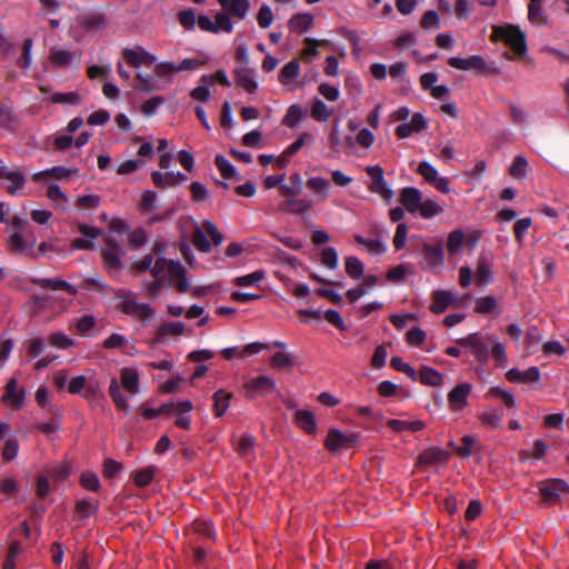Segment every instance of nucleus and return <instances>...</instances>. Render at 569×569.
<instances>
[{
  "label": "nucleus",
  "instance_id": "obj_22",
  "mask_svg": "<svg viewBox=\"0 0 569 569\" xmlns=\"http://www.w3.org/2000/svg\"><path fill=\"white\" fill-rule=\"evenodd\" d=\"M79 232L88 239L78 238L72 241L73 249L78 250L91 249L93 247L91 239H96L102 234L98 228L88 224H80Z\"/></svg>",
  "mask_w": 569,
  "mask_h": 569
},
{
  "label": "nucleus",
  "instance_id": "obj_1",
  "mask_svg": "<svg viewBox=\"0 0 569 569\" xmlns=\"http://www.w3.org/2000/svg\"><path fill=\"white\" fill-rule=\"evenodd\" d=\"M183 267L173 260L158 258L152 268V276L157 279H166L170 284H174L179 292H186L189 282L184 277Z\"/></svg>",
  "mask_w": 569,
  "mask_h": 569
},
{
  "label": "nucleus",
  "instance_id": "obj_41",
  "mask_svg": "<svg viewBox=\"0 0 569 569\" xmlns=\"http://www.w3.org/2000/svg\"><path fill=\"white\" fill-rule=\"evenodd\" d=\"M109 393L114 406L120 410H128V402L121 393V387L119 381L113 378L110 381Z\"/></svg>",
  "mask_w": 569,
  "mask_h": 569
},
{
  "label": "nucleus",
  "instance_id": "obj_27",
  "mask_svg": "<svg viewBox=\"0 0 569 569\" xmlns=\"http://www.w3.org/2000/svg\"><path fill=\"white\" fill-rule=\"evenodd\" d=\"M184 332V325L180 321L162 323L156 333L154 341L161 342L168 336H181Z\"/></svg>",
  "mask_w": 569,
  "mask_h": 569
},
{
  "label": "nucleus",
  "instance_id": "obj_52",
  "mask_svg": "<svg viewBox=\"0 0 569 569\" xmlns=\"http://www.w3.org/2000/svg\"><path fill=\"white\" fill-rule=\"evenodd\" d=\"M497 309V300L491 297H482L476 300V311L479 313H491Z\"/></svg>",
  "mask_w": 569,
  "mask_h": 569
},
{
  "label": "nucleus",
  "instance_id": "obj_49",
  "mask_svg": "<svg viewBox=\"0 0 569 569\" xmlns=\"http://www.w3.org/2000/svg\"><path fill=\"white\" fill-rule=\"evenodd\" d=\"M80 485L90 491L98 492L100 489V480L97 473L92 471H86L80 477Z\"/></svg>",
  "mask_w": 569,
  "mask_h": 569
},
{
  "label": "nucleus",
  "instance_id": "obj_28",
  "mask_svg": "<svg viewBox=\"0 0 569 569\" xmlns=\"http://www.w3.org/2000/svg\"><path fill=\"white\" fill-rule=\"evenodd\" d=\"M121 383L123 388L131 395L139 391V375L137 370L131 368H123L121 370Z\"/></svg>",
  "mask_w": 569,
  "mask_h": 569
},
{
  "label": "nucleus",
  "instance_id": "obj_8",
  "mask_svg": "<svg viewBox=\"0 0 569 569\" xmlns=\"http://www.w3.org/2000/svg\"><path fill=\"white\" fill-rule=\"evenodd\" d=\"M457 342L465 348H469L477 361L481 363L487 362L489 358V348L479 332L470 333L467 337L460 338Z\"/></svg>",
  "mask_w": 569,
  "mask_h": 569
},
{
  "label": "nucleus",
  "instance_id": "obj_24",
  "mask_svg": "<svg viewBox=\"0 0 569 569\" xmlns=\"http://www.w3.org/2000/svg\"><path fill=\"white\" fill-rule=\"evenodd\" d=\"M540 378V370L538 367H530L527 370L519 369H510L507 372V379L510 382L525 383V382H536Z\"/></svg>",
  "mask_w": 569,
  "mask_h": 569
},
{
  "label": "nucleus",
  "instance_id": "obj_60",
  "mask_svg": "<svg viewBox=\"0 0 569 569\" xmlns=\"http://www.w3.org/2000/svg\"><path fill=\"white\" fill-rule=\"evenodd\" d=\"M488 395L493 398H498V399L502 400L505 406L508 408H511L515 406V398H513L512 393H510L509 391H507L500 387H492L489 390Z\"/></svg>",
  "mask_w": 569,
  "mask_h": 569
},
{
  "label": "nucleus",
  "instance_id": "obj_38",
  "mask_svg": "<svg viewBox=\"0 0 569 569\" xmlns=\"http://www.w3.org/2000/svg\"><path fill=\"white\" fill-rule=\"evenodd\" d=\"M387 426L397 432H401L403 430L419 431L425 428V423L420 420L416 421H402L397 419H391L387 422Z\"/></svg>",
  "mask_w": 569,
  "mask_h": 569
},
{
  "label": "nucleus",
  "instance_id": "obj_31",
  "mask_svg": "<svg viewBox=\"0 0 569 569\" xmlns=\"http://www.w3.org/2000/svg\"><path fill=\"white\" fill-rule=\"evenodd\" d=\"M295 421L298 427L308 433H315L317 425L312 412L308 410H298L295 413Z\"/></svg>",
  "mask_w": 569,
  "mask_h": 569
},
{
  "label": "nucleus",
  "instance_id": "obj_63",
  "mask_svg": "<svg viewBox=\"0 0 569 569\" xmlns=\"http://www.w3.org/2000/svg\"><path fill=\"white\" fill-rule=\"evenodd\" d=\"M153 476H154V468L147 467V468L136 472L134 482L137 486L143 488L152 481Z\"/></svg>",
  "mask_w": 569,
  "mask_h": 569
},
{
  "label": "nucleus",
  "instance_id": "obj_14",
  "mask_svg": "<svg viewBox=\"0 0 569 569\" xmlns=\"http://www.w3.org/2000/svg\"><path fill=\"white\" fill-rule=\"evenodd\" d=\"M247 49L240 47L237 51V67L233 70L234 81L238 86L249 90V68L247 66Z\"/></svg>",
  "mask_w": 569,
  "mask_h": 569
},
{
  "label": "nucleus",
  "instance_id": "obj_17",
  "mask_svg": "<svg viewBox=\"0 0 569 569\" xmlns=\"http://www.w3.org/2000/svg\"><path fill=\"white\" fill-rule=\"evenodd\" d=\"M457 295L447 290H435L430 310L433 313H442L449 306L457 302Z\"/></svg>",
  "mask_w": 569,
  "mask_h": 569
},
{
  "label": "nucleus",
  "instance_id": "obj_26",
  "mask_svg": "<svg viewBox=\"0 0 569 569\" xmlns=\"http://www.w3.org/2000/svg\"><path fill=\"white\" fill-rule=\"evenodd\" d=\"M476 281L478 284H486L492 281V264L491 261L485 256H481L478 259Z\"/></svg>",
  "mask_w": 569,
  "mask_h": 569
},
{
  "label": "nucleus",
  "instance_id": "obj_13",
  "mask_svg": "<svg viewBox=\"0 0 569 569\" xmlns=\"http://www.w3.org/2000/svg\"><path fill=\"white\" fill-rule=\"evenodd\" d=\"M471 385L462 382L456 386L448 395L449 407L452 411H459L468 405Z\"/></svg>",
  "mask_w": 569,
  "mask_h": 569
},
{
  "label": "nucleus",
  "instance_id": "obj_5",
  "mask_svg": "<svg viewBox=\"0 0 569 569\" xmlns=\"http://www.w3.org/2000/svg\"><path fill=\"white\" fill-rule=\"evenodd\" d=\"M366 172L371 178L369 190L380 196L385 201L390 202L395 193L385 180L383 169L380 166H371L366 168Z\"/></svg>",
  "mask_w": 569,
  "mask_h": 569
},
{
  "label": "nucleus",
  "instance_id": "obj_36",
  "mask_svg": "<svg viewBox=\"0 0 569 569\" xmlns=\"http://www.w3.org/2000/svg\"><path fill=\"white\" fill-rule=\"evenodd\" d=\"M214 164L224 179L240 180V176L238 174L236 168L223 156L217 154L214 158Z\"/></svg>",
  "mask_w": 569,
  "mask_h": 569
},
{
  "label": "nucleus",
  "instance_id": "obj_57",
  "mask_svg": "<svg viewBox=\"0 0 569 569\" xmlns=\"http://www.w3.org/2000/svg\"><path fill=\"white\" fill-rule=\"evenodd\" d=\"M193 530L208 539L214 540L216 533L211 521L209 520H197L193 522Z\"/></svg>",
  "mask_w": 569,
  "mask_h": 569
},
{
  "label": "nucleus",
  "instance_id": "obj_10",
  "mask_svg": "<svg viewBox=\"0 0 569 569\" xmlns=\"http://www.w3.org/2000/svg\"><path fill=\"white\" fill-rule=\"evenodd\" d=\"M417 172L439 191L443 193H448L450 191L448 179L440 177L438 170L429 162H420Z\"/></svg>",
  "mask_w": 569,
  "mask_h": 569
},
{
  "label": "nucleus",
  "instance_id": "obj_42",
  "mask_svg": "<svg viewBox=\"0 0 569 569\" xmlns=\"http://www.w3.org/2000/svg\"><path fill=\"white\" fill-rule=\"evenodd\" d=\"M299 71L300 66L298 61L292 60L282 67L278 79L282 84H288L289 81L293 80L299 74Z\"/></svg>",
  "mask_w": 569,
  "mask_h": 569
},
{
  "label": "nucleus",
  "instance_id": "obj_56",
  "mask_svg": "<svg viewBox=\"0 0 569 569\" xmlns=\"http://www.w3.org/2000/svg\"><path fill=\"white\" fill-rule=\"evenodd\" d=\"M82 397L88 401H92L103 397L100 388V383L97 380H90L87 382V387L82 392Z\"/></svg>",
  "mask_w": 569,
  "mask_h": 569
},
{
  "label": "nucleus",
  "instance_id": "obj_4",
  "mask_svg": "<svg viewBox=\"0 0 569 569\" xmlns=\"http://www.w3.org/2000/svg\"><path fill=\"white\" fill-rule=\"evenodd\" d=\"M450 67L456 68L458 70H473L477 72H492L499 73V68L493 63H487L486 60L478 54L471 56L469 58H459L451 57L448 60Z\"/></svg>",
  "mask_w": 569,
  "mask_h": 569
},
{
  "label": "nucleus",
  "instance_id": "obj_64",
  "mask_svg": "<svg viewBox=\"0 0 569 569\" xmlns=\"http://www.w3.org/2000/svg\"><path fill=\"white\" fill-rule=\"evenodd\" d=\"M19 450V442L14 438H10L6 441L4 447L2 448V457L6 461L13 460Z\"/></svg>",
  "mask_w": 569,
  "mask_h": 569
},
{
  "label": "nucleus",
  "instance_id": "obj_44",
  "mask_svg": "<svg viewBox=\"0 0 569 569\" xmlns=\"http://www.w3.org/2000/svg\"><path fill=\"white\" fill-rule=\"evenodd\" d=\"M421 217L429 219L433 218L442 212V207L433 200L421 201L418 209Z\"/></svg>",
  "mask_w": 569,
  "mask_h": 569
},
{
  "label": "nucleus",
  "instance_id": "obj_21",
  "mask_svg": "<svg viewBox=\"0 0 569 569\" xmlns=\"http://www.w3.org/2000/svg\"><path fill=\"white\" fill-rule=\"evenodd\" d=\"M0 178L10 182L7 187V191L11 196L18 194V191L23 188L26 183V178L21 172L10 170L8 167H0Z\"/></svg>",
  "mask_w": 569,
  "mask_h": 569
},
{
  "label": "nucleus",
  "instance_id": "obj_55",
  "mask_svg": "<svg viewBox=\"0 0 569 569\" xmlns=\"http://www.w3.org/2000/svg\"><path fill=\"white\" fill-rule=\"evenodd\" d=\"M192 242L202 252H209L211 249V243L201 228L194 229Z\"/></svg>",
  "mask_w": 569,
  "mask_h": 569
},
{
  "label": "nucleus",
  "instance_id": "obj_9",
  "mask_svg": "<svg viewBox=\"0 0 569 569\" xmlns=\"http://www.w3.org/2000/svg\"><path fill=\"white\" fill-rule=\"evenodd\" d=\"M24 398L26 390L23 388H19L18 381L14 378H11L4 387L2 396L4 405L13 410H19L24 405Z\"/></svg>",
  "mask_w": 569,
  "mask_h": 569
},
{
  "label": "nucleus",
  "instance_id": "obj_45",
  "mask_svg": "<svg viewBox=\"0 0 569 569\" xmlns=\"http://www.w3.org/2000/svg\"><path fill=\"white\" fill-rule=\"evenodd\" d=\"M141 48H126L122 51L123 59L133 68H139L143 64Z\"/></svg>",
  "mask_w": 569,
  "mask_h": 569
},
{
  "label": "nucleus",
  "instance_id": "obj_15",
  "mask_svg": "<svg viewBox=\"0 0 569 569\" xmlns=\"http://www.w3.org/2000/svg\"><path fill=\"white\" fill-rule=\"evenodd\" d=\"M443 263V250L440 244L423 247V262L422 268L428 271H435Z\"/></svg>",
  "mask_w": 569,
  "mask_h": 569
},
{
  "label": "nucleus",
  "instance_id": "obj_54",
  "mask_svg": "<svg viewBox=\"0 0 569 569\" xmlns=\"http://www.w3.org/2000/svg\"><path fill=\"white\" fill-rule=\"evenodd\" d=\"M81 101L80 97L76 92H59L51 97V102L60 104H72L77 106Z\"/></svg>",
  "mask_w": 569,
  "mask_h": 569
},
{
  "label": "nucleus",
  "instance_id": "obj_62",
  "mask_svg": "<svg viewBox=\"0 0 569 569\" xmlns=\"http://www.w3.org/2000/svg\"><path fill=\"white\" fill-rule=\"evenodd\" d=\"M21 549L19 542L14 541L10 545L2 569H13L16 567V558L21 552Z\"/></svg>",
  "mask_w": 569,
  "mask_h": 569
},
{
  "label": "nucleus",
  "instance_id": "obj_59",
  "mask_svg": "<svg viewBox=\"0 0 569 569\" xmlns=\"http://www.w3.org/2000/svg\"><path fill=\"white\" fill-rule=\"evenodd\" d=\"M479 418L483 423L488 425L492 429H497L500 427L502 416L497 409H491L482 412Z\"/></svg>",
  "mask_w": 569,
  "mask_h": 569
},
{
  "label": "nucleus",
  "instance_id": "obj_29",
  "mask_svg": "<svg viewBox=\"0 0 569 569\" xmlns=\"http://www.w3.org/2000/svg\"><path fill=\"white\" fill-rule=\"evenodd\" d=\"M220 6L232 16L243 19L248 10V0H219Z\"/></svg>",
  "mask_w": 569,
  "mask_h": 569
},
{
  "label": "nucleus",
  "instance_id": "obj_50",
  "mask_svg": "<svg viewBox=\"0 0 569 569\" xmlns=\"http://www.w3.org/2000/svg\"><path fill=\"white\" fill-rule=\"evenodd\" d=\"M71 173H72V171L70 169H66L64 167H53V168L34 173L32 176V179L34 181H39L40 178L43 176H52L56 179H63V178H68Z\"/></svg>",
  "mask_w": 569,
  "mask_h": 569
},
{
  "label": "nucleus",
  "instance_id": "obj_40",
  "mask_svg": "<svg viewBox=\"0 0 569 569\" xmlns=\"http://www.w3.org/2000/svg\"><path fill=\"white\" fill-rule=\"evenodd\" d=\"M230 399L231 393L224 390H218L213 395V410L217 417H221L227 411Z\"/></svg>",
  "mask_w": 569,
  "mask_h": 569
},
{
  "label": "nucleus",
  "instance_id": "obj_19",
  "mask_svg": "<svg viewBox=\"0 0 569 569\" xmlns=\"http://www.w3.org/2000/svg\"><path fill=\"white\" fill-rule=\"evenodd\" d=\"M49 59L54 67L67 68L73 60L79 61L80 57L68 49L54 46L50 49Z\"/></svg>",
  "mask_w": 569,
  "mask_h": 569
},
{
  "label": "nucleus",
  "instance_id": "obj_30",
  "mask_svg": "<svg viewBox=\"0 0 569 569\" xmlns=\"http://www.w3.org/2000/svg\"><path fill=\"white\" fill-rule=\"evenodd\" d=\"M419 381L423 385L438 387L443 381V376L438 370L423 366L419 372Z\"/></svg>",
  "mask_w": 569,
  "mask_h": 569
},
{
  "label": "nucleus",
  "instance_id": "obj_11",
  "mask_svg": "<svg viewBox=\"0 0 569 569\" xmlns=\"http://www.w3.org/2000/svg\"><path fill=\"white\" fill-rule=\"evenodd\" d=\"M36 242L33 232H13L7 240L10 250L17 253L32 251Z\"/></svg>",
  "mask_w": 569,
  "mask_h": 569
},
{
  "label": "nucleus",
  "instance_id": "obj_20",
  "mask_svg": "<svg viewBox=\"0 0 569 569\" xmlns=\"http://www.w3.org/2000/svg\"><path fill=\"white\" fill-rule=\"evenodd\" d=\"M399 200L410 213H416L421 204L422 194L415 187H406L401 190Z\"/></svg>",
  "mask_w": 569,
  "mask_h": 569
},
{
  "label": "nucleus",
  "instance_id": "obj_23",
  "mask_svg": "<svg viewBox=\"0 0 569 569\" xmlns=\"http://www.w3.org/2000/svg\"><path fill=\"white\" fill-rule=\"evenodd\" d=\"M277 390L276 381L270 376H260L256 379H251V397L261 396L266 397Z\"/></svg>",
  "mask_w": 569,
  "mask_h": 569
},
{
  "label": "nucleus",
  "instance_id": "obj_39",
  "mask_svg": "<svg viewBox=\"0 0 569 569\" xmlns=\"http://www.w3.org/2000/svg\"><path fill=\"white\" fill-rule=\"evenodd\" d=\"M346 272L353 279H360L365 273V266L359 258L349 256L345 260Z\"/></svg>",
  "mask_w": 569,
  "mask_h": 569
},
{
  "label": "nucleus",
  "instance_id": "obj_37",
  "mask_svg": "<svg viewBox=\"0 0 569 569\" xmlns=\"http://www.w3.org/2000/svg\"><path fill=\"white\" fill-rule=\"evenodd\" d=\"M542 0H529L528 19L536 24H545L547 22L546 14L541 8Z\"/></svg>",
  "mask_w": 569,
  "mask_h": 569
},
{
  "label": "nucleus",
  "instance_id": "obj_47",
  "mask_svg": "<svg viewBox=\"0 0 569 569\" xmlns=\"http://www.w3.org/2000/svg\"><path fill=\"white\" fill-rule=\"evenodd\" d=\"M462 446L456 447L452 441L449 442L451 447H453L457 451V453L463 458H468L471 456L473 451V447L476 445V439L470 435H465L461 439Z\"/></svg>",
  "mask_w": 569,
  "mask_h": 569
},
{
  "label": "nucleus",
  "instance_id": "obj_46",
  "mask_svg": "<svg viewBox=\"0 0 569 569\" xmlns=\"http://www.w3.org/2000/svg\"><path fill=\"white\" fill-rule=\"evenodd\" d=\"M527 168L528 162L526 158L522 156H517L509 168V173L516 179H522L527 174Z\"/></svg>",
  "mask_w": 569,
  "mask_h": 569
},
{
  "label": "nucleus",
  "instance_id": "obj_43",
  "mask_svg": "<svg viewBox=\"0 0 569 569\" xmlns=\"http://www.w3.org/2000/svg\"><path fill=\"white\" fill-rule=\"evenodd\" d=\"M311 116L317 121H327L331 116V110L322 100L316 99L311 107Z\"/></svg>",
  "mask_w": 569,
  "mask_h": 569
},
{
  "label": "nucleus",
  "instance_id": "obj_16",
  "mask_svg": "<svg viewBox=\"0 0 569 569\" xmlns=\"http://www.w3.org/2000/svg\"><path fill=\"white\" fill-rule=\"evenodd\" d=\"M79 26L88 32L98 31L106 28L108 20L104 13L92 12L84 13L77 18Z\"/></svg>",
  "mask_w": 569,
  "mask_h": 569
},
{
  "label": "nucleus",
  "instance_id": "obj_51",
  "mask_svg": "<svg viewBox=\"0 0 569 569\" xmlns=\"http://www.w3.org/2000/svg\"><path fill=\"white\" fill-rule=\"evenodd\" d=\"M465 233L461 230H453L447 241V248L450 254H456L461 249L463 243Z\"/></svg>",
  "mask_w": 569,
  "mask_h": 569
},
{
  "label": "nucleus",
  "instance_id": "obj_58",
  "mask_svg": "<svg viewBox=\"0 0 569 569\" xmlns=\"http://www.w3.org/2000/svg\"><path fill=\"white\" fill-rule=\"evenodd\" d=\"M33 41L32 39L28 38L23 41V48H22V57L18 60V66L22 69L30 68L32 63V51Z\"/></svg>",
  "mask_w": 569,
  "mask_h": 569
},
{
  "label": "nucleus",
  "instance_id": "obj_3",
  "mask_svg": "<svg viewBox=\"0 0 569 569\" xmlns=\"http://www.w3.org/2000/svg\"><path fill=\"white\" fill-rule=\"evenodd\" d=\"M117 296L126 315L139 318L144 323L153 317L154 310L148 303L139 302L132 292L120 290Z\"/></svg>",
  "mask_w": 569,
  "mask_h": 569
},
{
  "label": "nucleus",
  "instance_id": "obj_34",
  "mask_svg": "<svg viewBox=\"0 0 569 569\" xmlns=\"http://www.w3.org/2000/svg\"><path fill=\"white\" fill-rule=\"evenodd\" d=\"M449 452L440 449V448H430L426 451H423L420 456H419V463L421 465H432V463H436L438 461H443V460H447L449 458Z\"/></svg>",
  "mask_w": 569,
  "mask_h": 569
},
{
  "label": "nucleus",
  "instance_id": "obj_33",
  "mask_svg": "<svg viewBox=\"0 0 569 569\" xmlns=\"http://www.w3.org/2000/svg\"><path fill=\"white\" fill-rule=\"evenodd\" d=\"M307 186L319 196L320 200H325L329 197L330 183L327 179L322 177H312L307 181Z\"/></svg>",
  "mask_w": 569,
  "mask_h": 569
},
{
  "label": "nucleus",
  "instance_id": "obj_61",
  "mask_svg": "<svg viewBox=\"0 0 569 569\" xmlns=\"http://www.w3.org/2000/svg\"><path fill=\"white\" fill-rule=\"evenodd\" d=\"M321 262L329 269H336L338 266V253L332 247H327L321 252Z\"/></svg>",
  "mask_w": 569,
  "mask_h": 569
},
{
  "label": "nucleus",
  "instance_id": "obj_6",
  "mask_svg": "<svg viewBox=\"0 0 569 569\" xmlns=\"http://www.w3.org/2000/svg\"><path fill=\"white\" fill-rule=\"evenodd\" d=\"M101 254L104 267L110 274L118 273L122 269L121 257L124 254V251L114 239H106V247Z\"/></svg>",
  "mask_w": 569,
  "mask_h": 569
},
{
  "label": "nucleus",
  "instance_id": "obj_48",
  "mask_svg": "<svg viewBox=\"0 0 569 569\" xmlns=\"http://www.w3.org/2000/svg\"><path fill=\"white\" fill-rule=\"evenodd\" d=\"M302 117H303L302 108L298 104H292L288 109L287 114L284 116L282 122L286 126L293 128L301 121Z\"/></svg>",
  "mask_w": 569,
  "mask_h": 569
},
{
  "label": "nucleus",
  "instance_id": "obj_35",
  "mask_svg": "<svg viewBox=\"0 0 569 569\" xmlns=\"http://www.w3.org/2000/svg\"><path fill=\"white\" fill-rule=\"evenodd\" d=\"M98 508V502L91 498L78 500L76 503V516L89 518L97 512Z\"/></svg>",
  "mask_w": 569,
  "mask_h": 569
},
{
  "label": "nucleus",
  "instance_id": "obj_2",
  "mask_svg": "<svg viewBox=\"0 0 569 569\" xmlns=\"http://www.w3.org/2000/svg\"><path fill=\"white\" fill-rule=\"evenodd\" d=\"M492 38L506 42L518 56H523L527 52L526 36L517 26L495 27Z\"/></svg>",
  "mask_w": 569,
  "mask_h": 569
},
{
  "label": "nucleus",
  "instance_id": "obj_32",
  "mask_svg": "<svg viewBox=\"0 0 569 569\" xmlns=\"http://www.w3.org/2000/svg\"><path fill=\"white\" fill-rule=\"evenodd\" d=\"M313 17L310 13H297L289 20V28L295 32H306L312 24Z\"/></svg>",
  "mask_w": 569,
  "mask_h": 569
},
{
  "label": "nucleus",
  "instance_id": "obj_25",
  "mask_svg": "<svg viewBox=\"0 0 569 569\" xmlns=\"http://www.w3.org/2000/svg\"><path fill=\"white\" fill-rule=\"evenodd\" d=\"M313 206V202L306 198H287L282 203V209L290 213H306Z\"/></svg>",
  "mask_w": 569,
  "mask_h": 569
},
{
  "label": "nucleus",
  "instance_id": "obj_18",
  "mask_svg": "<svg viewBox=\"0 0 569 569\" xmlns=\"http://www.w3.org/2000/svg\"><path fill=\"white\" fill-rule=\"evenodd\" d=\"M31 281L43 289L49 288L52 290H63L71 296H76L78 293L76 286L59 278H33Z\"/></svg>",
  "mask_w": 569,
  "mask_h": 569
},
{
  "label": "nucleus",
  "instance_id": "obj_12",
  "mask_svg": "<svg viewBox=\"0 0 569 569\" xmlns=\"http://www.w3.org/2000/svg\"><path fill=\"white\" fill-rule=\"evenodd\" d=\"M539 491L547 503H555L561 493L569 491V487L563 480L552 479L543 482Z\"/></svg>",
  "mask_w": 569,
  "mask_h": 569
},
{
  "label": "nucleus",
  "instance_id": "obj_53",
  "mask_svg": "<svg viewBox=\"0 0 569 569\" xmlns=\"http://www.w3.org/2000/svg\"><path fill=\"white\" fill-rule=\"evenodd\" d=\"M48 342L59 349H68L73 346V340L62 332H54L48 336Z\"/></svg>",
  "mask_w": 569,
  "mask_h": 569
},
{
  "label": "nucleus",
  "instance_id": "obj_7",
  "mask_svg": "<svg viewBox=\"0 0 569 569\" xmlns=\"http://www.w3.org/2000/svg\"><path fill=\"white\" fill-rule=\"evenodd\" d=\"M358 433H343L338 429H330L326 437L325 445L329 451L337 452L342 449L352 448L358 442Z\"/></svg>",
  "mask_w": 569,
  "mask_h": 569
}]
</instances>
